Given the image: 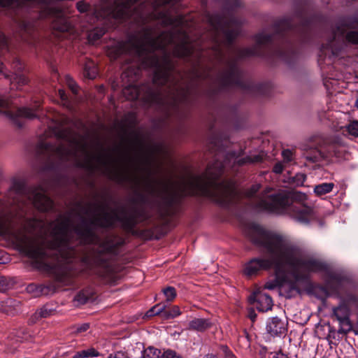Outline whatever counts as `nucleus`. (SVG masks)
<instances>
[{
	"mask_svg": "<svg viewBox=\"0 0 358 358\" xmlns=\"http://www.w3.org/2000/svg\"><path fill=\"white\" fill-rule=\"evenodd\" d=\"M62 139L69 143L71 149L62 146V159L73 160L78 166L90 170L100 169L111 178L119 175L127 176L131 170L134 171V177L139 180L143 175L149 189H162L165 196L175 199L187 194H201L214 198L220 203H229L237 194L234 183L223 182L217 183L216 179L222 173L225 166H233L247 162H257L260 156L242 157L236 153H229L222 164L216 161L208 166L206 172L201 175L188 174L177 183L170 180H156L150 176L149 157L144 156V149L141 144L132 151L113 152L103 150H90L83 142L70 136L69 131L62 130Z\"/></svg>",
	"mask_w": 358,
	"mask_h": 358,
	"instance_id": "1",
	"label": "nucleus"
},
{
	"mask_svg": "<svg viewBox=\"0 0 358 358\" xmlns=\"http://www.w3.org/2000/svg\"><path fill=\"white\" fill-rule=\"evenodd\" d=\"M51 241L32 239L25 235L13 234V238L18 246L27 255L34 259H41L48 255L47 249H54L57 252L55 263L44 259L39 262L38 268L48 273L53 275L58 280H62L67 270L66 265L73 262L77 252L73 248L71 236L73 234L80 238V243H90L94 241V234L89 229L72 231L69 220L60 217L50 226Z\"/></svg>",
	"mask_w": 358,
	"mask_h": 358,
	"instance_id": "2",
	"label": "nucleus"
},
{
	"mask_svg": "<svg viewBox=\"0 0 358 358\" xmlns=\"http://www.w3.org/2000/svg\"><path fill=\"white\" fill-rule=\"evenodd\" d=\"M157 50H163L164 54L171 52L177 57H186L193 54V45L185 33L176 37L164 32L156 38L151 31L145 30L127 42L114 43L108 48L107 55L115 59L123 52H128L136 55L141 59L143 66H155L159 63V57L153 52Z\"/></svg>",
	"mask_w": 358,
	"mask_h": 358,
	"instance_id": "3",
	"label": "nucleus"
},
{
	"mask_svg": "<svg viewBox=\"0 0 358 358\" xmlns=\"http://www.w3.org/2000/svg\"><path fill=\"white\" fill-rule=\"evenodd\" d=\"M152 67L155 69L154 83L157 85H163L159 92H154L145 85H129L123 89V95L127 99H141L145 103L162 106L175 105L176 102L181 101L185 92L171 70L169 56L164 54V58H159L158 64Z\"/></svg>",
	"mask_w": 358,
	"mask_h": 358,
	"instance_id": "4",
	"label": "nucleus"
},
{
	"mask_svg": "<svg viewBox=\"0 0 358 358\" xmlns=\"http://www.w3.org/2000/svg\"><path fill=\"white\" fill-rule=\"evenodd\" d=\"M249 236L255 244L267 251L268 257L253 259L247 263L244 273L248 276L255 275L261 270L271 269L286 253H293L294 246L288 239L260 226H253Z\"/></svg>",
	"mask_w": 358,
	"mask_h": 358,
	"instance_id": "5",
	"label": "nucleus"
},
{
	"mask_svg": "<svg viewBox=\"0 0 358 358\" xmlns=\"http://www.w3.org/2000/svg\"><path fill=\"white\" fill-rule=\"evenodd\" d=\"M321 268L320 264L312 258L302 257L293 247V253L285 255L271 268L275 271V279L268 280L264 288L273 289L277 287L287 285L291 291L298 292L296 282L310 271Z\"/></svg>",
	"mask_w": 358,
	"mask_h": 358,
	"instance_id": "6",
	"label": "nucleus"
},
{
	"mask_svg": "<svg viewBox=\"0 0 358 358\" xmlns=\"http://www.w3.org/2000/svg\"><path fill=\"white\" fill-rule=\"evenodd\" d=\"M208 21L214 30L213 39L215 46L213 48L216 55L221 54L220 45L229 44L239 33V24L234 19L225 17L212 15L208 17Z\"/></svg>",
	"mask_w": 358,
	"mask_h": 358,
	"instance_id": "7",
	"label": "nucleus"
},
{
	"mask_svg": "<svg viewBox=\"0 0 358 358\" xmlns=\"http://www.w3.org/2000/svg\"><path fill=\"white\" fill-rule=\"evenodd\" d=\"M101 5L96 6L94 15L96 18L112 15L115 18H124L129 15L131 5L137 0H100Z\"/></svg>",
	"mask_w": 358,
	"mask_h": 358,
	"instance_id": "8",
	"label": "nucleus"
},
{
	"mask_svg": "<svg viewBox=\"0 0 358 358\" xmlns=\"http://www.w3.org/2000/svg\"><path fill=\"white\" fill-rule=\"evenodd\" d=\"M293 204L291 207V214L293 218L301 223H308L314 217V212L311 207L303 203L307 196L301 192H293L291 194Z\"/></svg>",
	"mask_w": 358,
	"mask_h": 358,
	"instance_id": "9",
	"label": "nucleus"
},
{
	"mask_svg": "<svg viewBox=\"0 0 358 358\" xmlns=\"http://www.w3.org/2000/svg\"><path fill=\"white\" fill-rule=\"evenodd\" d=\"M321 148L322 150L315 149L313 154H306V158L313 162L323 159H329L334 157H341V145L336 143H325Z\"/></svg>",
	"mask_w": 358,
	"mask_h": 358,
	"instance_id": "10",
	"label": "nucleus"
},
{
	"mask_svg": "<svg viewBox=\"0 0 358 358\" xmlns=\"http://www.w3.org/2000/svg\"><path fill=\"white\" fill-rule=\"evenodd\" d=\"M289 205V197L285 194L276 195L269 194L264 196L259 203V208L271 211L278 212L285 209Z\"/></svg>",
	"mask_w": 358,
	"mask_h": 358,
	"instance_id": "11",
	"label": "nucleus"
},
{
	"mask_svg": "<svg viewBox=\"0 0 358 358\" xmlns=\"http://www.w3.org/2000/svg\"><path fill=\"white\" fill-rule=\"evenodd\" d=\"M28 197L34 206L41 211H48L52 206L51 199L45 194L44 189L41 187L33 189Z\"/></svg>",
	"mask_w": 358,
	"mask_h": 358,
	"instance_id": "12",
	"label": "nucleus"
},
{
	"mask_svg": "<svg viewBox=\"0 0 358 358\" xmlns=\"http://www.w3.org/2000/svg\"><path fill=\"white\" fill-rule=\"evenodd\" d=\"M117 220V215L115 210L108 208H99L92 220L94 225L107 227L112 226Z\"/></svg>",
	"mask_w": 358,
	"mask_h": 358,
	"instance_id": "13",
	"label": "nucleus"
},
{
	"mask_svg": "<svg viewBox=\"0 0 358 358\" xmlns=\"http://www.w3.org/2000/svg\"><path fill=\"white\" fill-rule=\"evenodd\" d=\"M45 12L48 15L55 17L52 24V27L55 29L60 31H66L69 29L70 24L62 10L50 5L45 8Z\"/></svg>",
	"mask_w": 358,
	"mask_h": 358,
	"instance_id": "14",
	"label": "nucleus"
},
{
	"mask_svg": "<svg viewBox=\"0 0 358 358\" xmlns=\"http://www.w3.org/2000/svg\"><path fill=\"white\" fill-rule=\"evenodd\" d=\"M248 300L259 311L262 312L271 310L273 306V301L270 296L259 290L253 292Z\"/></svg>",
	"mask_w": 358,
	"mask_h": 358,
	"instance_id": "15",
	"label": "nucleus"
},
{
	"mask_svg": "<svg viewBox=\"0 0 358 358\" xmlns=\"http://www.w3.org/2000/svg\"><path fill=\"white\" fill-rule=\"evenodd\" d=\"M267 331L272 336H278L285 332V323L277 317L271 318L266 325Z\"/></svg>",
	"mask_w": 358,
	"mask_h": 358,
	"instance_id": "16",
	"label": "nucleus"
},
{
	"mask_svg": "<svg viewBox=\"0 0 358 358\" xmlns=\"http://www.w3.org/2000/svg\"><path fill=\"white\" fill-rule=\"evenodd\" d=\"M345 309L342 307H337L334 309V313L337 317V319L340 321L341 328L338 331L341 333H348L352 329V324L348 317H345V315L343 317L340 315V312Z\"/></svg>",
	"mask_w": 358,
	"mask_h": 358,
	"instance_id": "17",
	"label": "nucleus"
},
{
	"mask_svg": "<svg viewBox=\"0 0 358 358\" xmlns=\"http://www.w3.org/2000/svg\"><path fill=\"white\" fill-rule=\"evenodd\" d=\"M211 322L204 318H194L189 322V329L191 330L203 331L211 327Z\"/></svg>",
	"mask_w": 358,
	"mask_h": 358,
	"instance_id": "18",
	"label": "nucleus"
},
{
	"mask_svg": "<svg viewBox=\"0 0 358 358\" xmlns=\"http://www.w3.org/2000/svg\"><path fill=\"white\" fill-rule=\"evenodd\" d=\"M334 187V184L332 182H324L320 185H317L314 188V192L318 195L321 196L325 194H327L332 191Z\"/></svg>",
	"mask_w": 358,
	"mask_h": 358,
	"instance_id": "19",
	"label": "nucleus"
},
{
	"mask_svg": "<svg viewBox=\"0 0 358 358\" xmlns=\"http://www.w3.org/2000/svg\"><path fill=\"white\" fill-rule=\"evenodd\" d=\"M99 355V352L93 348H90L88 349L82 350L78 351L75 355L73 356V358H87V357H96Z\"/></svg>",
	"mask_w": 358,
	"mask_h": 358,
	"instance_id": "20",
	"label": "nucleus"
},
{
	"mask_svg": "<svg viewBox=\"0 0 358 358\" xmlns=\"http://www.w3.org/2000/svg\"><path fill=\"white\" fill-rule=\"evenodd\" d=\"M36 108L31 109L29 108H20L17 110V116L20 117H24L27 119H33L36 117Z\"/></svg>",
	"mask_w": 358,
	"mask_h": 358,
	"instance_id": "21",
	"label": "nucleus"
},
{
	"mask_svg": "<svg viewBox=\"0 0 358 358\" xmlns=\"http://www.w3.org/2000/svg\"><path fill=\"white\" fill-rule=\"evenodd\" d=\"M161 357V350L154 347H148L144 350L141 357L140 358H159Z\"/></svg>",
	"mask_w": 358,
	"mask_h": 358,
	"instance_id": "22",
	"label": "nucleus"
},
{
	"mask_svg": "<svg viewBox=\"0 0 358 358\" xmlns=\"http://www.w3.org/2000/svg\"><path fill=\"white\" fill-rule=\"evenodd\" d=\"M11 234L10 223L7 218L0 215V235L8 236Z\"/></svg>",
	"mask_w": 358,
	"mask_h": 358,
	"instance_id": "23",
	"label": "nucleus"
},
{
	"mask_svg": "<svg viewBox=\"0 0 358 358\" xmlns=\"http://www.w3.org/2000/svg\"><path fill=\"white\" fill-rule=\"evenodd\" d=\"M105 34L103 28H95L91 30L88 34V40L91 43H94L99 39Z\"/></svg>",
	"mask_w": 358,
	"mask_h": 358,
	"instance_id": "24",
	"label": "nucleus"
},
{
	"mask_svg": "<svg viewBox=\"0 0 358 358\" xmlns=\"http://www.w3.org/2000/svg\"><path fill=\"white\" fill-rule=\"evenodd\" d=\"M32 1L39 2L41 1V0H0V5L3 7L10 6L14 4H16V6H20L26 2Z\"/></svg>",
	"mask_w": 358,
	"mask_h": 358,
	"instance_id": "25",
	"label": "nucleus"
},
{
	"mask_svg": "<svg viewBox=\"0 0 358 358\" xmlns=\"http://www.w3.org/2000/svg\"><path fill=\"white\" fill-rule=\"evenodd\" d=\"M166 306L165 304L158 303V304L155 305V306H153L151 309H150L146 313V316L147 317H152V316H154L155 315H159L160 313L163 314L164 310L166 309Z\"/></svg>",
	"mask_w": 358,
	"mask_h": 358,
	"instance_id": "26",
	"label": "nucleus"
},
{
	"mask_svg": "<svg viewBox=\"0 0 358 358\" xmlns=\"http://www.w3.org/2000/svg\"><path fill=\"white\" fill-rule=\"evenodd\" d=\"M97 71L93 63L87 64L85 67V76L90 79H94L96 76Z\"/></svg>",
	"mask_w": 358,
	"mask_h": 358,
	"instance_id": "27",
	"label": "nucleus"
},
{
	"mask_svg": "<svg viewBox=\"0 0 358 358\" xmlns=\"http://www.w3.org/2000/svg\"><path fill=\"white\" fill-rule=\"evenodd\" d=\"M180 315V310L178 306H173L169 310L166 311L164 310L163 313V317L164 318H173Z\"/></svg>",
	"mask_w": 358,
	"mask_h": 358,
	"instance_id": "28",
	"label": "nucleus"
},
{
	"mask_svg": "<svg viewBox=\"0 0 358 358\" xmlns=\"http://www.w3.org/2000/svg\"><path fill=\"white\" fill-rule=\"evenodd\" d=\"M167 301H172L176 296V291L173 287H168L163 290Z\"/></svg>",
	"mask_w": 358,
	"mask_h": 358,
	"instance_id": "29",
	"label": "nucleus"
},
{
	"mask_svg": "<svg viewBox=\"0 0 358 358\" xmlns=\"http://www.w3.org/2000/svg\"><path fill=\"white\" fill-rule=\"evenodd\" d=\"M27 83L26 77L23 74H15L12 78L11 84L14 86L16 85H23Z\"/></svg>",
	"mask_w": 358,
	"mask_h": 358,
	"instance_id": "30",
	"label": "nucleus"
},
{
	"mask_svg": "<svg viewBox=\"0 0 358 358\" xmlns=\"http://www.w3.org/2000/svg\"><path fill=\"white\" fill-rule=\"evenodd\" d=\"M347 131L350 135L358 137V120L351 122L347 126Z\"/></svg>",
	"mask_w": 358,
	"mask_h": 358,
	"instance_id": "31",
	"label": "nucleus"
},
{
	"mask_svg": "<svg viewBox=\"0 0 358 358\" xmlns=\"http://www.w3.org/2000/svg\"><path fill=\"white\" fill-rule=\"evenodd\" d=\"M294 152L292 150L286 149L283 150L282 152V156L283 157V160L285 162H292L294 159Z\"/></svg>",
	"mask_w": 358,
	"mask_h": 358,
	"instance_id": "32",
	"label": "nucleus"
},
{
	"mask_svg": "<svg viewBox=\"0 0 358 358\" xmlns=\"http://www.w3.org/2000/svg\"><path fill=\"white\" fill-rule=\"evenodd\" d=\"M161 357L162 358H182L179 355H178L175 351L171 350H165L163 354L161 353Z\"/></svg>",
	"mask_w": 358,
	"mask_h": 358,
	"instance_id": "33",
	"label": "nucleus"
},
{
	"mask_svg": "<svg viewBox=\"0 0 358 358\" xmlns=\"http://www.w3.org/2000/svg\"><path fill=\"white\" fill-rule=\"evenodd\" d=\"M270 41V36L266 34H259L256 36V41L258 44H264Z\"/></svg>",
	"mask_w": 358,
	"mask_h": 358,
	"instance_id": "34",
	"label": "nucleus"
},
{
	"mask_svg": "<svg viewBox=\"0 0 358 358\" xmlns=\"http://www.w3.org/2000/svg\"><path fill=\"white\" fill-rule=\"evenodd\" d=\"M347 40L352 43H358V32L350 31L346 36Z\"/></svg>",
	"mask_w": 358,
	"mask_h": 358,
	"instance_id": "35",
	"label": "nucleus"
},
{
	"mask_svg": "<svg viewBox=\"0 0 358 358\" xmlns=\"http://www.w3.org/2000/svg\"><path fill=\"white\" fill-rule=\"evenodd\" d=\"M66 84L68 85L69 87L71 90V91L74 94H76L78 92V86L76 84V83L73 80V79L71 78H70L69 76H67L66 78Z\"/></svg>",
	"mask_w": 358,
	"mask_h": 358,
	"instance_id": "36",
	"label": "nucleus"
},
{
	"mask_svg": "<svg viewBox=\"0 0 358 358\" xmlns=\"http://www.w3.org/2000/svg\"><path fill=\"white\" fill-rule=\"evenodd\" d=\"M88 296L84 292H80L75 296L78 304H83L87 301Z\"/></svg>",
	"mask_w": 358,
	"mask_h": 358,
	"instance_id": "37",
	"label": "nucleus"
},
{
	"mask_svg": "<svg viewBox=\"0 0 358 358\" xmlns=\"http://www.w3.org/2000/svg\"><path fill=\"white\" fill-rule=\"evenodd\" d=\"M8 283L4 276H0V292H4L8 288Z\"/></svg>",
	"mask_w": 358,
	"mask_h": 358,
	"instance_id": "38",
	"label": "nucleus"
},
{
	"mask_svg": "<svg viewBox=\"0 0 358 358\" xmlns=\"http://www.w3.org/2000/svg\"><path fill=\"white\" fill-rule=\"evenodd\" d=\"M89 5L83 1H80L77 3V8L81 13L87 11Z\"/></svg>",
	"mask_w": 358,
	"mask_h": 358,
	"instance_id": "39",
	"label": "nucleus"
},
{
	"mask_svg": "<svg viewBox=\"0 0 358 358\" xmlns=\"http://www.w3.org/2000/svg\"><path fill=\"white\" fill-rule=\"evenodd\" d=\"M260 185L258 184L254 185L251 187L250 189L248 191L247 196H253L259 189Z\"/></svg>",
	"mask_w": 358,
	"mask_h": 358,
	"instance_id": "40",
	"label": "nucleus"
},
{
	"mask_svg": "<svg viewBox=\"0 0 358 358\" xmlns=\"http://www.w3.org/2000/svg\"><path fill=\"white\" fill-rule=\"evenodd\" d=\"M283 171V166L280 162L275 164L273 166V171L276 173H280Z\"/></svg>",
	"mask_w": 358,
	"mask_h": 358,
	"instance_id": "41",
	"label": "nucleus"
},
{
	"mask_svg": "<svg viewBox=\"0 0 358 358\" xmlns=\"http://www.w3.org/2000/svg\"><path fill=\"white\" fill-rule=\"evenodd\" d=\"M89 329V324H83L82 325L78 327L76 331L78 333H81L86 331Z\"/></svg>",
	"mask_w": 358,
	"mask_h": 358,
	"instance_id": "42",
	"label": "nucleus"
},
{
	"mask_svg": "<svg viewBox=\"0 0 358 358\" xmlns=\"http://www.w3.org/2000/svg\"><path fill=\"white\" fill-rule=\"evenodd\" d=\"M173 0H156V6H161L171 3Z\"/></svg>",
	"mask_w": 358,
	"mask_h": 358,
	"instance_id": "43",
	"label": "nucleus"
},
{
	"mask_svg": "<svg viewBox=\"0 0 358 358\" xmlns=\"http://www.w3.org/2000/svg\"><path fill=\"white\" fill-rule=\"evenodd\" d=\"M224 352L225 358H236L234 355L229 351L227 348H224Z\"/></svg>",
	"mask_w": 358,
	"mask_h": 358,
	"instance_id": "44",
	"label": "nucleus"
},
{
	"mask_svg": "<svg viewBox=\"0 0 358 358\" xmlns=\"http://www.w3.org/2000/svg\"><path fill=\"white\" fill-rule=\"evenodd\" d=\"M108 358H127V357H125V355L123 353L118 352L115 354L110 355Z\"/></svg>",
	"mask_w": 358,
	"mask_h": 358,
	"instance_id": "45",
	"label": "nucleus"
},
{
	"mask_svg": "<svg viewBox=\"0 0 358 358\" xmlns=\"http://www.w3.org/2000/svg\"><path fill=\"white\" fill-rule=\"evenodd\" d=\"M58 94L62 101H66V95L63 90H59Z\"/></svg>",
	"mask_w": 358,
	"mask_h": 358,
	"instance_id": "46",
	"label": "nucleus"
},
{
	"mask_svg": "<svg viewBox=\"0 0 358 358\" xmlns=\"http://www.w3.org/2000/svg\"><path fill=\"white\" fill-rule=\"evenodd\" d=\"M248 315L252 322H254L255 320L257 315L253 310H250L249 311Z\"/></svg>",
	"mask_w": 358,
	"mask_h": 358,
	"instance_id": "47",
	"label": "nucleus"
},
{
	"mask_svg": "<svg viewBox=\"0 0 358 358\" xmlns=\"http://www.w3.org/2000/svg\"><path fill=\"white\" fill-rule=\"evenodd\" d=\"M341 307L344 308L345 309H343V310H341L340 312V315L343 317V315H345V317H348V309L345 306H341Z\"/></svg>",
	"mask_w": 358,
	"mask_h": 358,
	"instance_id": "48",
	"label": "nucleus"
},
{
	"mask_svg": "<svg viewBox=\"0 0 358 358\" xmlns=\"http://www.w3.org/2000/svg\"><path fill=\"white\" fill-rule=\"evenodd\" d=\"M7 103L3 99L0 97V109L6 107Z\"/></svg>",
	"mask_w": 358,
	"mask_h": 358,
	"instance_id": "49",
	"label": "nucleus"
},
{
	"mask_svg": "<svg viewBox=\"0 0 358 358\" xmlns=\"http://www.w3.org/2000/svg\"><path fill=\"white\" fill-rule=\"evenodd\" d=\"M6 44L5 38L3 36H0V48L4 46Z\"/></svg>",
	"mask_w": 358,
	"mask_h": 358,
	"instance_id": "50",
	"label": "nucleus"
},
{
	"mask_svg": "<svg viewBox=\"0 0 358 358\" xmlns=\"http://www.w3.org/2000/svg\"><path fill=\"white\" fill-rule=\"evenodd\" d=\"M273 358H287V356L282 353H278Z\"/></svg>",
	"mask_w": 358,
	"mask_h": 358,
	"instance_id": "51",
	"label": "nucleus"
},
{
	"mask_svg": "<svg viewBox=\"0 0 358 358\" xmlns=\"http://www.w3.org/2000/svg\"><path fill=\"white\" fill-rule=\"evenodd\" d=\"M45 311L43 310H41L40 311H38L37 313V314H38L41 317H46L47 316V313H45Z\"/></svg>",
	"mask_w": 358,
	"mask_h": 358,
	"instance_id": "52",
	"label": "nucleus"
},
{
	"mask_svg": "<svg viewBox=\"0 0 358 358\" xmlns=\"http://www.w3.org/2000/svg\"><path fill=\"white\" fill-rule=\"evenodd\" d=\"M204 358H217L216 357V355H213V354H208L206 355V357Z\"/></svg>",
	"mask_w": 358,
	"mask_h": 358,
	"instance_id": "53",
	"label": "nucleus"
},
{
	"mask_svg": "<svg viewBox=\"0 0 358 358\" xmlns=\"http://www.w3.org/2000/svg\"><path fill=\"white\" fill-rule=\"evenodd\" d=\"M0 73H3V64L0 62Z\"/></svg>",
	"mask_w": 358,
	"mask_h": 358,
	"instance_id": "54",
	"label": "nucleus"
},
{
	"mask_svg": "<svg viewBox=\"0 0 358 358\" xmlns=\"http://www.w3.org/2000/svg\"><path fill=\"white\" fill-rule=\"evenodd\" d=\"M240 0H235V6L239 5Z\"/></svg>",
	"mask_w": 358,
	"mask_h": 358,
	"instance_id": "55",
	"label": "nucleus"
},
{
	"mask_svg": "<svg viewBox=\"0 0 358 358\" xmlns=\"http://www.w3.org/2000/svg\"><path fill=\"white\" fill-rule=\"evenodd\" d=\"M252 52H247L246 55H250Z\"/></svg>",
	"mask_w": 358,
	"mask_h": 358,
	"instance_id": "56",
	"label": "nucleus"
},
{
	"mask_svg": "<svg viewBox=\"0 0 358 358\" xmlns=\"http://www.w3.org/2000/svg\"><path fill=\"white\" fill-rule=\"evenodd\" d=\"M356 104H357V106L358 107V100L357 101Z\"/></svg>",
	"mask_w": 358,
	"mask_h": 358,
	"instance_id": "57",
	"label": "nucleus"
},
{
	"mask_svg": "<svg viewBox=\"0 0 358 358\" xmlns=\"http://www.w3.org/2000/svg\"><path fill=\"white\" fill-rule=\"evenodd\" d=\"M72 358H73V357H72Z\"/></svg>",
	"mask_w": 358,
	"mask_h": 358,
	"instance_id": "58",
	"label": "nucleus"
}]
</instances>
